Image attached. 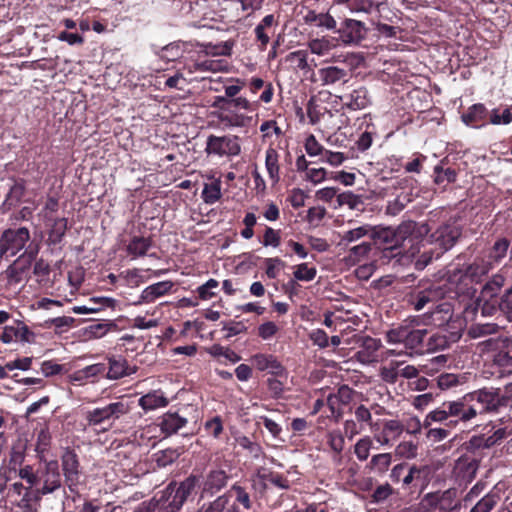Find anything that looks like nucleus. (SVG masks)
<instances>
[{
    "label": "nucleus",
    "mask_w": 512,
    "mask_h": 512,
    "mask_svg": "<svg viewBox=\"0 0 512 512\" xmlns=\"http://www.w3.org/2000/svg\"><path fill=\"white\" fill-rule=\"evenodd\" d=\"M130 407L123 401L112 402L105 407L88 411L86 420L90 425H99L105 421L115 420L129 412Z\"/></svg>",
    "instance_id": "obj_6"
},
{
    "label": "nucleus",
    "mask_w": 512,
    "mask_h": 512,
    "mask_svg": "<svg viewBox=\"0 0 512 512\" xmlns=\"http://www.w3.org/2000/svg\"><path fill=\"white\" fill-rule=\"evenodd\" d=\"M28 333L29 330L25 325L17 324L5 326L1 335V341L5 344L26 341Z\"/></svg>",
    "instance_id": "obj_31"
},
{
    "label": "nucleus",
    "mask_w": 512,
    "mask_h": 512,
    "mask_svg": "<svg viewBox=\"0 0 512 512\" xmlns=\"http://www.w3.org/2000/svg\"><path fill=\"white\" fill-rule=\"evenodd\" d=\"M110 325L107 323H96L85 329V334L91 338H102L109 331Z\"/></svg>",
    "instance_id": "obj_61"
},
{
    "label": "nucleus",
    "mask_w": 512,
    "mask_h": 512,
    "mask_svg": "<svg viewBox=\"0 0 512 512\" xmlns=\"http://www.w3.org/2000/svg\"><path fill=\"white\" fill-rule=\"evenodd\" d=\"M477 416L474 407L465 409L462 399L446 401L433 411L429 412L424 419V426H431L435 422H444L449 417H459L463 422H468Z\"/></svg>",
    "instance_id": "obj_2"
},
{
    "label": "nucleus",
    "mask_w": 512,
    "mask_h": 512,
    "mask_svg": "<svg viewBox=\"0 0 512 512\" xmlns=\"http://www.w3.org/2000/svg\"><path fill=\"white\" fill-rule=\"evenodd\" d=\"M338 34L344 44H358L365 38V25L359 20L345 19L341 23Z\"/></svg>",
    "instance_id": "obj_9"
},
{
    "label": "nucleus",
    "mask_w": 512,
    "mask_h": 512,
    "mask_svg": "<svg viewBox=\"0 0 512 512\" xmlns=\"http://www.w3.org/2000/svg\"><path fill=\"white\" fill-rule=\"evenodd\" d=\"M194 67H195V71L219 72V71H225L227 69V63L221 59H217V60L207 59V60L195 63Z\"/></svg>",
    "instance_id": "obj_41"
},
{
    "label": "nucleus",
    "mask_w": 512,
    "mask_h": 512,
    "mask_svg": "<svg viewBox=\"0 0 512 512\" xmlns=\"http://www.w3.org/2000/svg\"><path fill=\"white\" fill-rule=\"evenodd\" d=\"M441 296V292L437 289H427L418 292L415 296H412L410 303L417 311L422 310L428 303H435Z\"/></svg>",
    "instance_id": "obj_32"
},
{
    "label": "nucleus",
    "mask_w": 512,
    "mask_h": 512,
    "mask_svg": "<svg viewBox=\"0 0 512 512\" xmlns=\"http://www.w3.org/2000/svg\"><path fill=\"white\" fill-rule=\"evenodd\" d=\"M486 108L482 104H474L467 112L463 113L462 121L467 126L476 127L485 118Z\"/></svg>",
    "instance_id": "obj_36"
},
{
    "label": "nucleus",
    "mask_w": 512,
    "mask_h": 512,
    "mask_svg": "<svg viewBox=\"0 0 512 512\" xmlns=\"http://www.w3.org/2000/svg\"><path fill=\"white\" fill-rule=\"evenodd\" d=\"M236 443L241 448L249 451L254 457H258L261 453V447L256 443L249 439L247 436H238L236 438Z\"/></svg>",
    "instance_id": "obj_59"
},
{
    "label": "nucleus",
    "mask_w": 512,
    "mask_h": 512,
    "mask_svg": "<svg viewBox=\"0 0 512 512\" xmlns=\"http://www.w3.org/2000/svg\"><path fill=\"white\" fill-rule=\"evenodd\" d=\"M75 322V319L69 316H60L48 320L46 323L50 327H54L57 332H64L71 328Z\"/></svg>",
    "instance_id": "obj_55"
},
{
    "label": "nucleus",
    "mask_w": 512,
    "mask_h": 512,
    "mask_svg": "<svg viewBox=\"0 0 512 512\" xmlns=\"http://www.w3.org/2000/svg\"><path fill=\"white\" fill-rule=\"evenodd\" d=\"M427 333V329L418 327V322L415 319L409 321L404 345L406 350L412 353L413 351L418 352L422 350Z\"/></svg>",
    "instance_id": "obj_13"
},
{
    "label": "nucleus",
    "mask_w": 512,
    "mask_h": 512,
    "mask_svg": "<svg viewBox=\"0 0 512 512\" xmlns=\"http://www.w3.org/2000/svg\"><path fill=\"white\" fill-rule=\"evenodd\" d=\"M30 238L27 228L7 230L0 238V260L5 257H13L20 252Z\"/></svg>",
    "instance_id": "obj_5"
},
{
    "label": "nucleus",
    "mask_w": 512,
    "mask_h": 512,
    "mask_svg": "<svg viewBox=\"0 0 512 512\" xmlns=\"http://www.w3.org/2000/svg\"><path fill=\"white\" fill-rule=\"evenodd\" d=\"M229 476L222 469H212L202 482L201 497L212 496L222 490L228 482Z\"/></svg>",
    "instance_id": "obj_11"
},
{
    "label": "nucleus",
    "mask_w": 512,
    "mask_h": 512,
    "mask_svg": "<svg viewBox=\"0 0 512 512\" xmlns=\"http://www.w3.org/2000/svg\"><path fill=\"white\" fill-rule=\"evenodd\" d=\"M303 21L307 25L327 30H333L336 27V20L329 13H317L311 9L306 10Z\"/></svg>",
    "instance_id": "obj_17"
},
{
    "label": "nucleus",
    "mask_w": 512,
    "mask_h": 512,
    "mask_svg": "<svg viewBox=\"0 0 512 512\" xmlns=\"http://www.w3.org/2000/svg\"><path fill=\"white\" fill-rule=\"evenodd\" d=\"M317 274V270L314 267H309L308 264L302 263L295 267L293 276L299 281H312Z\"/></svg>",
    "instance_id": "obj_47"
},
{
    "label": "nucleus",
    "mask_w": 512,
    "mask_h": 512,
    "mask_svg": "<svg viewBox=\"0 0 512 512\" xmlns=\"http://www.w3.org/2000/svg\"><path fill=\"white\" fill-rule=\"evenodd\" d=\"M151 247V241L145 237H134L127 246V252L133 258L146 255Z\"/></svg>",
    "instance_id": "obj_35"
},
{
    "label": "nucleus",
    "mask_w": 512,
    "mask_h": 512,
    "mask_svg": "<svg viewBox=\"0 0 512 512\" xmlns=\"http://www.w3.org/2000/svg\"><path fill=\"white\" fill-rule=\"evenodd\" d=\"M465 409L474 407L478 413L496 412L507 405L509 398L501 395L499 389H480L464 395L462 398Z\"/></svg>",
    "instance_id": "obj_1"
},
{
    "label": "nucleus",
    "mask_w": 512,
    "mask_h": 512,
    "mask_svg": "<svg viewBox=\"0 0 512 512\" xmlns=\"http://www.w3.org/2000/svg\"><path fill=\"white\" fill-rule=\"evenodd\" d=\"M341 100L352 110L364 109L370 102L368 91L364 87L355 89L350 94L342 96Z\"/></svg>",
    "instance_id": "obj_25"
},
{
    "label": "nucleus",
    "mask_w": 512,
    "mask_h": 512,
    "mask_svg": "<svg viewBox=\"0 0 512 512\" xmlns=\"http://www.w3.org/2000/svg\"><path fill=\"white\" fill-rule=\"evenodd\" d=\"M207 155L218 157H235L241 153L240 138L236 135H209L206 141Z\"/></svg>",
    "instance_id": "obj_4"
},
{
    "label": "nucleus",
    "mask_w": 512,
    "mask_h": 512,
    "mask_svg": "<svg viewBox=\"0 0 512 512\" xmlns=\"http://www.w3.org/2000/svg\"><path fill=\"white\" fill-rule=\"evenodd\" d=\"M197 512H239L236 504L231 502L227 494L217 497L215 500L203 504Z\"/></svg>",
    "instance_id": "obj_20"
},
{
    "label": "nucleus",
    "mask_w": 512,
    "mask_h": 512,
    "mask_svg": "<svg viewBox=\"0 0 512 512\" xmlns=\"http://www.w3.org/2000/svg\"><path fill=\"white\" fill-rule=\"evenodd\" d=\"M67 229V220L65 218L56 219L50 229L49 238L53 243L59 242Z\"/></svg>",
    "instance_id": "obj_51"
},
{
    "label": "nucleus",
    "mask_w": 512,
    "mask_h": 512,
    "mask_svg": "<svg viewBox=\"0 0 512 512\" xmlns=\"http://www.w3.org/2000/svg\"><path fill=\"white\" fill-rule=\"evenodd\" d=\"M401 362L391 361L388 365L380 369L381 378L388 383H395L400 375L399 366Z\"/></svg>",
    "instance_id": "obj_45"
},
{
    "label": "nucleus",
    "mask_w": 512,
    "mask_h": 512,
    "mask_svg": "<svg viewBox=\"0 0 512 512\" xmlns=\"http://www.w3.org/2000/svg\"><path fill=\"white\" fill-rule=\"evenodd\" d=\"M61 485L60 474L58 471L57 463L49 462L46 465V477L44 485L40 490L43 495L54 492Z\"/></svg>",
    "instance_id": "obj_29"
},
{
    "label": "nucleus",
    "mask_w": 512,
    "mask_h": 512,
    "mask_svg": "<svg viewBox=\"0 0 512 512\" xmlns=\"http://www.w3.org/2000/svg\"><path fill=\"white\" fill-rule=\"evenodd\" d=\"M372 250V241L364 240L351 246L344 257L347 265L354 266L368 259Z\"/></svg>",
    "instance_id": "obj_16"
},
{
    "label": "nucleus",
    "mask_w": 512,
    "mask_h": 512,
    "mask_svg": "<svg viewBox=\"0 0 512 512\" xmlns=\"http://www.w3.org/2000/svg\"><path fill=\"white\" fill-rule=\"evenodd\" d=\"M504 281L505 279L502 275L493 276V278L484 285L481 291L482 299L487 301L488 299L495 297L503 286Z\"/></svg>",
    "instance_id": "obj_39"
},
{
    "label": "nucleus",
    "mask_w": 512,
    "mask_h": 512,
    "mask_svg": "<svg viewBox=\"0 0 512 512\" xmlns=\"http://www.w3.org/2000/svg\"><path fill=\"white\" fill-rule=\"evenodd\" d=\"M89 307H99L100 311L110 308L115 309L117 300L111 297H92L88 300Z\"/></svg>",
    "instance_id": "obj_58"
},
{
    "label": "nucleus",
    "mask_w": 512,
    "mask_h": 512,
    "mask_svg": "<svg viewBox=\"0 0 512 512\" xmlns=\"http://www.w3.org/2000/svg\"><path fill=\"white\" fill-rule=\"evenodd\" d=\"M266 274L270 279H275L282 267L284 262L279 258H267L265 260Z\"/></svg>",
    "instance_id": "obj_62"
},
{
    "label": "nucleus",
    "mask_w": 512,
    "mask_h": 512,
    "mask_svg": "<svg viewBox=\"0 0 512 512\" xmlns=\"http://www.w3.org/2000/svg\"><path fill=\"white\" fill-rule=\"evenodd\" d=\"M452 306L448 302L438 304L431 312V324L435 326H443L447 324L452 318Z\"/></svg>",
    "instance_id": "obj_33"
},
{
    "label": "nucleus",
    "mask_w": 512,
    "mask_h": 512,
    "mask_svg": "<svg viewBox=\"0 0 512 512\" xmlns=\"http://www.w3.org/2000/svg\"><path fill=\"white\" fill-rule=\"evenodd\" d=\"M241 108H230L218 111L216 114L217 119L228 128H243L249 125L252 117L241 113Z\"/></svg>",
    "instance_id": "obj_12"
},
{
    "label": "nucleus",
    "mask_w": 512,
    "mask_h": 512,
    "mask_svg": "<svg viewBox=\"0 0 512 512\" xmlns=\"http://www.w3.org/2000/svg\"><path fill=\"white\" fill-rule=\"evenodd\" d=\"M310 51L313 54L323 56L327 54L331 49V43L325 38L313 39L308 44Z\"/></svg>",
    "instance_id": "obj_54"
},
{
    "label": "nucleus",
    "mask_w": 512,
    "mask_h": 512,
    "mask_svg": "<svg viewBox=\"0 0 512 512\" xmlns=\"http://www.w3.org/2000/svg\"><path fill=\"white\" fill-rule=\"evenodd\" d=\"M448 345V339L445 335H442L440 333L432 334L427 343H426V350L427 351H435L446 348Z\"/></svg>",
    "instance_id": "obj_57"
},
{
    "label": "nucleus",
    "mask_w": 512,
    "mask_h": 512,
    "mask_svg": "<svg viewBox=\"0 0 512 512\" xmlns=\"http://www.w3.org/2000/svg\"><path fill=\"white\" fill-rule=\"evenodd\" d=\"M43 494L40 490L26 489L23 497L18 503L19 508L24 512H37V503L40 501Z\"/></svg>",
    "instance_id": "obj_34"
},
{
    "label": "nucleus",
    "mask_w": 512,
    "mask_h": 512,
    "mask_svg": "<svg viewBox=\"0 0 512 512\" xmlns=\"http://www.w3.org/2000/svg\"><path fill=\"white\" fill-rule=\"evenodd\" d=\"M172 287L173 283L171 281H160L149 285L142 290L138 301H136L134 304L139 305L142 303H152L156 299L168 294Z\"/></svg>",
    "instance_id": "obj_15"
},
{
    "label": "nucleus",
    "mask_w": 512,
    "mask_h": 512,
    "mask_svg": "<svg viewBox=\"0 0 512 512\" xmlns=\"http://www.w3.org/2000/svg\"><path fill=\"white\" fill-rule=\"evenodd\" d=\"M318 75L322 85L328 86L338 82H346L348 72L337 66H328L318 70Z\"/></svg>",
    "instance_id": "obj_21"
},
{
    "label": "nucleus",
    "mask_w": 512,
    "mask_h": 512,
    "mask_svg": "<svg viewBox=\"0 0 512 512\" xmlns=\"http://www.w3.org/2000/svg\"><path fill=\"white\" fill-rule=\"evenodd\" d=\"M265 167L272 184L280 180L279 154L274 148H268L265 152Z\"/></svg>",
    "instance_id": "obj_30"
},
{
    "label": "nucleus",
    "mask_w": 512,
    "mask_h": 512,
    "mask_svg": "<svg viewBox=\"0 0 512 512\" xmlns=\"http://www.w3.org/2000/svg\"><path fill=\"white\" fill-rule=\"evenodd\" d=\"M346 160V156L342 152H334L325 150L322 161L333 167L340 166Z\"/></svg>",
    "instance_id": "obj_63"
},
{
    "label": "nucleus",
    "mask_w": 512,
    "mask_h": 512,
    "mask_svg": "<svg viewBox=\"0 0 512 512\" xmlns=\"http://www.w3.org/2000/svg\"><path fill=\"white\" fill-rule=\"evenodd\" d=\"M184 49L180 43L174 42L163 47L159 56L166 61H174L183 55Z\"/></svg>",
    "instance_id": "obj_43"
},
{
    "label": "nucleus",
    "mask_w": 512,
    "mask_h": 512,
    "mask_svg": "<svg viewBox=\"0 0 512 512\" xmlns=\"http://www.w3.org/2000/svg\"><path fill=\"white\" fill-rule=\"evenodd\" d=\"M417 223L413 221L403 222L397 228L385 227L377 229L375 227V234L373 240L386 249H395L404 243L409 236L416 230Z\"/></svg>",
    "instance_id": "obj_3"
},
{
    "label": "nucleus",
    "mask_w": 512,
    "mask_h": 512,
    "mask_svg": "<svg viewBox=\"0 0 512 512\" xmlns=\"http://www.w3.org/2000/svg\"><path fill=\"white\" fill-rule=\"evenodd\" d=\"M348 9L351 13L370 14L375 11L377 14L381 15V12L388 9V5L386 1L374 3L373 0H352Z\"/></svg>",
    "instance_id": "obj_24"
},
{
    "label": "nucleus",
    "mask_w": 512,
    "mask_h": 512,
    "mask_svg": "<svg viewBox=\"0 0 512 512\" xmlns=\"http://www.w3.org/2000/svg\"><path fill=\"white\" fill-rule=\"evenodd\" d=\"M218 285H219V283L217 280L209 279L206 283H204L203 285H201L197 288L199 297L202 300L211 299L215 295L213 290L216 289L218 287Z\"/></svg>",
    "instance_id": "obj_60"
},
{
    "label": "nucleus",
    "mask_w": 512,
    "mask_h": 512,
    "mask_svg": "<svg viewBox=\"0 0 512 512\" xmlns=\"http://www.w3.org/2000/svg\"><path fill=\"white\" fill-rule=\"evenodd\" d=\"M186 424V418L179 416L177 413L168 412L162 416L160 428L165 435L169 436L177 433Z\"/></svg>",
    "instance_id": "obj_28"
},
{
    "label": "nucleus",
    "mask_w": 512,
    "mask_h": 512,
    "mask_svg": "<svg viewBox=\"0 0 512 512\" xmlns=\"http://www.w3.org/2000/svg\"><path fill=\"white\" fill-rule=\"evenodd\" d=\"M251 362L260 371H268L275 375H279L283 371L282 365L272 355L256 354L251 358Z\"/></svg>",
    "instance_id": "obj_19"
},
{
    "label": "nucleus",
    "mask_w": 512,
    "mask_h": 512,
    "mask_svg": "<svg viewBox=\"0 0 512 512\" xmlns=\"http://www.w3.org/2000/svg\"><path fill=\"white\" fill-rule=\"evenodd\" d=\"M180 454L181 452L179 451V449L168 448L157 452L155 454V461L158 466L165 467L176 461L179 458Z\"/></svg>",
    "instance_id": "obj_40"
},
{
    "label": "nucleus",
    "mask_w": 512,
    "mask_h": 512,
    "mask_svg": "<svg viewBox=\"0 0 512 512\" xmlns=\"http://www.w3.org/2000/svg\"><path fill=\"white\" fill-rule=\"evenodd\" d=\"M138 404L143 410L150 411L166 407L168 405V399L162 391L154 390L143 395L139 399Z\"/></svg>",
    "instance_id": "obj_22"
},
{
    "label": "nucleus",
    "mask_w": 512,
    "mask_h": 512,
    "mask_svg": "<svg viewBox=\"0 0 512 512\" xmlns=\"http://www.w3.org/2000/svg\"><path fill=\"white\" fill-rule=\"evenodd\" d=\"M221 182L219 179L210 184H205L202 191V199L206 204H214L221 198Z\"/></svg>",
    "instance_id": "obj_37"
},
{
    "label": "nucleus",
    "mask_w": 512,
    "mask_h": 512,
    "mask_svg": "<svg viewBox=\"0 0 512 512\" xmlns=\"http://www.w3.org/2000/svg\"><path fill=\"white\" fill-rule=\"evenodd\" d=\"M104 370H105V367L103 364L89 365V366H86L85 368H83L82 370L77 371L74 374L73 379L77 380V381H81L83 379H87L90 377H94L98 374H101Z\"/></svg>",
    "instance_id": "obj_52"
},
{
    "label": "nucleus",
    "mask_w": 512,
    "mask_h": 512,
    "mask_svg": "<svg viewBox=\"0 0 512 512\" xmlns=\"http://www.w3.org/2000/svg\"><path fill=\"white\" fill-rule=\"evenodd\" d=\"M208 352L215 357H224L231 363H236L241 359L240 356L233 350L217 344L211 346Z\"/></svg>",
    "instance_id": "obj_46"
},
{
    "label": "nucleus",
    "mask_w": 512,
    "mask_h": 512,
    "mask_svg": "<svg viewBox=\"0 0 512 512\" xmlns=\"http://www.w3.org/2000/svg\"><path fill=\"white\" fill-rule=\"evenodd\" d=\"M404 431V425L398 420H387L383 425L381 435L376 440L381 445H387L391 440H396Z\"/></svg>",
    "instance_id": "obj_27"
},
{
    "label": "nucleus",
    "mask_w": 512,
    "mask_h": 512,
    "mask_svg": "<svg viewBox=\"0 0 512 512\" xmlns=\"http://www.w3.org/2000/svg\"><path fill=\"white\" fill-rule=\"evenodd\" d=\"M498 500L499 497L496 494L489 493L478 501V503L472 508L471 512H490Z\"/></svg>",
    "instance_id": "obj_50"
},
{
    "label": "nucleus",
    "mask_w": 512,
    "mask_h": 512,
    "mask_svg": "<svg viewBox=\"0 0 512 512\" xmlns=\"http://www.w3.org/2000/svg\"><path fill=\"white\" fill-rule=\"evenodd\" d=\"M197 483V478L195 476H190L181 482L176 490L171 488V486H168L162 495L164 496V501L172 507V510L179 511L195 489Z\"/></svg>",
    "instance_id": "obj_7"
},
{
    "label": "nucleus",
    "mask_w": 512,
    "mask_h": 512,
    "mask_svg": "<svg viewBox=\"0 0 512 512\" xmlns=\"http://www.w3.org/2000/svg\"><path fill=\"white\" fill-rule=\"evenodd\" d=\"M381 18L387 19L381 14H378L377 18H372L371 23L375 26L377 32L385 37H394L397 32V27L382 23Z\"/></svg>",
    "instance_id": "obj_53"
},
{
    "label": "nucleus",
    "mask_w": 512,
    "mask_h": 512,
    "mask_svg": "<svg viewBox=\"0 0 512 512\" xmlns=\"http://www.w3.org/2000/svg\"><path fill=\"white\" fill-rule=\"evenodd\" d=\"M392 462L390 453H381L374 455L370 461L371 469L377 473H385Z\"/></svg>",
    "instance_id": "obj_42"
},
{
    "label": "nucleus",
    "mask_w": 512,
    "mask_h": 512,
    "mask_svg": "<svg viewBox=\"0 0 512 512\" xmlns=\"http://www.w3.org/2000/svg\"><path fill=\"white\" fill-rule=\"evenodd\" d=\"M381 347L378 339L367 337L363 340L362 348L356 353V358L363 364H369L376 360V352Z\"/></svg>",
    "instance_id": "obj_23"
},
{
    "label": "nucleus",
    "mask_w": 512,
    "mask_h": 512,
    "mask_svg": "<svg viewBox=\"0 0 512 512\" xmlns=\"http://www.w3.org/2000/svg\"><path fill=\"white\" fill-rule=\"evenodd\" d=\"M78 466L79 464L76 454H74L71 451L65 452L62 457V467L66 478V482L69 484V487L75 485L78 482Z\"/></svg>",
    "instance_id": "obj_18"
},
{
    "label": "nucleus",
    "mask_w": 512,
    "mask_h": 512,
    "mask_svg": "<svg viewBox=\"0 0 512 512\" xmlns=\"http://www.w3.org/2000/svg\"><path fill=\"white\" fill-rule=\"evenodd\" d=\"M109 369L107 378L117 380L136 373L137 366L130 365L122 356H112L108 359Z\"/></svg>",
    "instance_id": "obj_14"
},
{
    "label": "nucleus",
    "mask_w": 512,
    "mask_h": 512,
    "mask_svg": "<svg viewBox=\"0 0 512 512\" xmlns=\"http://www.w3.org/2000/svg\"><path fill=\"white\" fill-rule=\"evenodd\" d=\"M230 108H241L245 111H252L251 102L245 97H236L234 99H228L226 96H216L211 103V107L223 111V109Z\"/></svg>",
    "instance_id": "obj_26"
},
{
    "label": "nucleus",
    "mask_w": 512,
    "mask_h": 512,
    "mask_svg": "<svg viewBox=\"0 0 512 512\" xmlns=\"http://www.w3.org/2000/svg\"><path fill=\"white\" fill-rule=\"evenodd\" d=\"M372 444V440L368 436L363 437L356 442L354 452L358 460L365 461L369 457Z\"/></svg>",
    "instance_id": "obj_49"
},
{
    "label": "nucleus",
    "mask_w": 512,
    "mask_h": 512,
    "mask_svg": "<svg viewBox=\"0 0 512 512\" xmlns=\"http://www.w3.org/2000/svg\"><path fill=\"white\" fill-rule=\"evenodd\" d=\"M375 234V227L369 224H363L357 227L350 228L340 233L339 246L349 247L351 244L358 241H372Z\"/></svg>",
    "instance_id": "obj_10"
},
{
    "label": "nucleus",
    "mask_w": 512,
    "mask_h": 512,
    "mask_svg": "<svg viewBox=\"0 0 512 512\" xmlns=\"http://www.w3.org/2000/svg\"><path fill=\"white\" fill-rule=\"evenodd\" d=\"M508 247L509 242L506 239H500L495 242L491 252V257L495 262H499L506 255Z\"/></svg>",
    "instance_id": "obj_64"
},
{
    "label": "nucleus",
    "mask_w": 512,
    "mask_h": 512,
    "mask_svg": "<svg viewBox=\"0 0 512 512\" xmlns=\"http://www.w3.org/2000/svg\"><path fill=\"white\" fill-rule=\"evenodd\" d=\"M460 229L456 225H443L439 227L431 236V243H436L440 251L435 255L438 258L443 252L453 247L457 239L460 237Z\"/></svg>",
    "instance_id": "obj_8"
},
{
    "label": "nucleus",
    "mask_w": 512,
    "mask_h": 512,
    "mask_svg": "<svg viewBox=\"0 0 512 512\" xmlns=\"http://www.w3.org/2000/svg\"><path fill=\"white\" fill-rule=\"evenodd\" d=\"M408 329V322L390 329L386 332V341L390 344L403 343L405 345L406 333Z\"/></svg>",
    "instance_id": "obj_44"
},
{
    "label": "nucleus",
    "mask_w": 512,
    "mask_h": 512,
    "mask_svg": "<svg viewBox=\"0 0 512 512\" xmlns=\"http://www.w3.org/2000/svg\"><path fill=\"white\" fill-rule=\"evenodd\" d=\"M337 207L347 206L350 210L358 209L362 204V198L351 191H345L337 195Z\"/></svg>",
    "instance_id": "obj_38"
},
{
    "label": "nucleus",
    "mask_w": 512,
    "mask_h": 512,
    "mask_svg": "<svg viewBox=\"0 0 512 512\" xmlns=\"http://www.w3.org/2000/svg\"><path fill=\"white\" fill-rule=\"evenodd\" d=\"M305 151L309 156L323 155L326 149L317 141L314 135H309L304 143Z\"/></svg>",
    "instance_id": "obj_56"
},
{
    "label": "nucleus",
    "mask_w": 512,
    "mask_h": 512,
    "mask_svg": "<svg viewBox=\"0 0 512 512\" xmlns=\"http://www.w3.org/2000/svg\"><path fill=\"white\" fill-rule=\"evenodd\" d=\"M511 434H512V427H509V426L500 427V428L496 429L492 435L485 438L483 446L486 448H489V447L499 443L503 439L509 437Z\"/></svg>",
    "instance_id": "obj_48"
}]
</instances>
